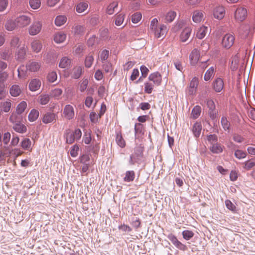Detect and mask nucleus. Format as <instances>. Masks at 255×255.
<instances>
[{"label": "nucleus", "instance_id": "1", "mask_svg": "<svg viewBox=\"0 0 255 255\" xmlns=\"http://www.w3.org/2000/svg\"><path fill=\"white\" fill-rule=\"evenodd\" d=\"M149 29L157 38H164L168 32L167 26L164 24H160L156 18L151 20Z\"/></svg>", "mask_w": 255, "mask_h": 255}, {"label": "nucleus", "instance_id": "2", "mask_svg": "<svg viewBox=\"0 0 255 255\" xmlns=\"http://www.w3.org/2000/svg\"><path fill=\"white\" fill-rule=\"evenodd\" d=\"M235 40V36L234 34L228 33L223 36L221 45L223 48L229 49L234 45Z\"/></svg>", "mask_w": 255, "mask_h": 255}, {"label": "nucleus", "instance_id": "3", "mask_svg": "<svg viewBox=\"0 0 255 255\" xmlns=\"http://www.w3.org/2000/svg\"><path fill=\"white\" fill-rule=\"evenodd\" d=\"M248 10L246 8L240 6L235 11L234 18L237 22H242L247 17Z\"/></svg>", "mask_w": 255, "mask_h": 255}, {"label": "nucleus", "instance_id": "4", "mask_svg": "<svg viewBox=\"0 0 255 255\" xmlns=\"http://www.w3.org/2000/svg\"><path fill=\"white\" fill-rule=\"evenodd\" d=\"M199 80L197 77H193L190 81L186 89V93L188 95H194L196 94L199 85Z\"/></svg>", "mask_w": 255, "mask_h": 255}, {"label": "nucleus", "instance_id": "5", "mask_svg": "<svg viewBox=\"0 0 255 255\" xmlns=\"http://www.w3.org/2000/svg\"><path fill=\"white\" fill-rule=\"evenodd\" d=\"M18 27L23 28L27 26L31 23V18L26 15H21L15 18Z\"/></svg>", "mask_w": 255, "mask_h": 255}, {"label": "nucleus", "instance_id": "6", "mask_svg": "<svg viewBox=\"0 0 255 255\" xmlns=\"http://www.w3.org/2000/svg\"><path fill=\"white\" fill-rule=\"evenodd\" d=\"M63 117L68 120L73 119L75 116V111L74 107L71 105H66L63 111Z\"/></svg>", "mask_w": 255, "mask_h": 255}, {"label": "nucleus", "instance_id": "7", "mask_svg": "<svg viewBox=\"0 0 255 255\" xmlns=\"http://www.w3.org/2000/svg\"><path fill=\"white\" fill-rule=\"evenodd\" d=\"M148 79L154 86H159L162 82V76L159 72H156L150 74Z\"/></svg>", "mask_w": 255, "mask_h": 255}, {"label": "nucleus", "instance_id": "8", "mask_svg": "<svg viewBox=\"0 0 255 255\" xmlns=\"http://www.w3.org/2000/svg\"><path fill=\"white\" fill-rule=\"evenodd\" d=\"M42 28V23L39 21H34L29 27L28 32L31 35H35L39 33Z\"/></svg>", "mask_w": 255, "mask_h": 255}, {"label": "nucleus", "instance_id": "9", "mask_svg": "<svg viewBox=\"0 0 255 255\" xmlns=\"http://www.w3.org/2000/svg\"><path fill=\"white\" fill-rule=\"evenodd\" d=\"M226 13L225 8L223 6H218L213 10L214 17L219 20L222 19Z\"/></svg>", "mask_w": 255, "mask_h": 255}, {"label": "nucleus", "instance_id": "10", "mask_svg": "<svg viewBox=\"0 0 255 255\" xmlns=\"http://www.w3.org/2000/svg\"><path fill=\"white\" fill-rule=\"evenodd\" d=\"M224 87L223 80L221 78L215 79L212 83V87L215 92L217 93L221 92Z\"/></svg>", "mask_w": 255, "mask_h": 255}, {"label": "nucleus", "instance_id": "11", "mask_svg": "<svg viewBox=\"0 0 255 255\" xmlns=\"http://www.w3.org/2000/svg\"><path fill=\"white\" fill-rule=\"evenodd\" d=\"M192 33V28L190 26L185 27L181 31L179 36L180 41L182 42H186Z\"/></svg>", "mask_w": 255, "mask_h": 255}, {"label": "nucleus", "instance_id": "12", "mask_svg": "<svg viewBox=\"0 0 255 255\" xmlns=\"http://www.w3.org/2000/svg\"><path fill=\"white\" fill-rule=\"evenodd\" d=\"M200 57V51L197 49H193L189 55V60L190 64L193 65H196Z\"/></svg>", "mask_w": 255, "mask_h": 255}, {"label": "nucleus", "instance_id": "13", "mask_svg": "<svg viewBox=\"0 0 255 255\" xmlns=\"http://www.w3.org/2000/svg\"><path fill=\"white\" fill-rule=\"evenodd\" d=\"M41 67V63L37 61H29L26 64L27 70L35 72L38 71Z\"/></svg>", "mask_w": 255, "mask_h": 255}, {"label": "nucleus", "instance_id": "14", "mask_svg": "<svg viewBox=\"0 0 255 255\" xmlns=\"http://www.w3.org/2000/svg\"><path fill=\"white\" fill-rule=\"evenodd\" d=\"M204 17V12L202 10H196L192 13V18L195 23H200Z\"/></svg>", "mask_w": 255, "mask_h": 255}, {"label": "nucleus", "instance_id": "15", "mask_svg": "<svg viewBox=\"0 0 255 255\" xmlns=\"http://www.w3.org/2000/svg\"><path fill=\"white\" fill-rule=\"evenodd\" d=\"M66 34L62 31H59L54 35L53 40L56 43H61L66 40Z\"/></svg>", "mask_w": 255, "mask_h": 255}, {"label": "nucleus", "instance_id": "16", "mask_svg": "<svg viewBox=\"0 0 255 255\" xmlns=\"http://www.w3.org/2000/svg\"><path fill=\"white\" fill-rule=\"evenodd\" d=\"M41 81L38 79H33L29 84V89L31 91L34 92L38 90L41 86Z\"/></svg>", "mask_w": 255, "mask_h": 255}, {"label": "nucleus", "instance_id": "17", "mask_svg": "<svg viewBox=\"0 0 255 255\" xmlns=\"http://www.w3.org/2000/svg\"><path fill=\"white\" fill-rule=\"evenodd\" d=\"M5 28L8 31H12L17 27L16 20L11 19H7L4 24Z\"/></svg>", "mask_w": 255, "mask_h": 255}, {"label": "nucleus", "instance_id": "18", "mask_svg": "<svg viewBox=\"0 0 255 255\" xmlns=\"http://www.w3.org/2000/svg\"><path fill=\"white\" fill-rule=\"evenodd\" d=\"M224 146L217 142L211 144L210 147V151L213 153L219 154L223 150Z\"/></svg>", "mask_w": 255, "mask_h": 255}, {"label": "nucleus", "instance_id": "19", "mask_svg": "<svg viewBox=\"0 0 255 255\" xmlns=\"http://www.w3.org/2000/svg\"><path fill=\"white\" fill-rule=\"evenodd\" d=\"M21 93V89L17 85H13L9 88V93L12 97H17Z\"/></svg>", "mask_w": 255, "mask_h": 255}, {"label": "nucleus", "instance_id": "20", "mask_svg": "<svg viewBox=\"0 0 255 255\" xmlns=\"http://www.w3.org/2000/svg\"><path fill=\"white\" fill-rule=\"evenodd\" d=\"M42 46L41 42L38 40H34L31 43L32 50L36 53H38L40 51Z\"/></svg>", "mask_w": 255, "mask_h": 255}, {"label": "nucleus", "instance_id": "21", "mask_svg": "<svg viewBox=\"0 0 255 255\" xmlns=\"http://www.w3.org/2000/svg\"><path fill=\"white\" fill-rule=\"evenodd\" d=\"M250 33V27L248 25H243L240 29V35L242 38H247Z\"/></svg>", "mask_w": 255, "mask_h": 255}, {"label": "nucleus", "instance_id": "22", "mask_svg": "<svg viewBox=\"0 0 255 255\" xmlns=\"http://www.w3.org/2000/svg\"><path fill=\"white\" fill-rule=\"evenodd\" d=\"M243 168L247 171L251 170L255 166V158H251L242 163Z\"/></svg>", "mask_w": 255, "mask_h": 255}, {"label": "nucleus", "instance_id": "23", "mask_svg": "<svg viewBox=\"0 0 255 255\" xmlns=\"http://www.w3.org/2000/svg\"><path fill=\"white\" fill-rule=\"evenodd\" d=\"M67 20V18L65 15H59L55 17L54 23L57 26H61L66 23Z\"/></svg>", "mask_w": 255, "mask_h": 255}, {"label": "nucleus", "instance_id": "24", "mask_svg": "<svg viewBox=\"0 0 255 255\" xmlns=\"http://www.w3.org/2000/svg\"><path fill=\"white\" fill-rule=\"evenodd\" d=\"M118 3L117 1H114L109 4L106 8V13L108 14H113L117 9Z\"/></svg>", "mask_w": 255, "mask_h": 255}, {"label": "nucleus", "instance_id": "25", "mask_svg": "<svg viewBox=\"0 0 255 255\" xmlns=\"http://www.w3.org/2000/svg\"><path fill=\"white\" fill-rule=\"evenodd\" d=\"M207 31V27L202 26L197 30L196 37L200 39H203L206 35Z\"/></svg>", "mask_w": 255, "mask_h": 255}, {"label": "nucleus", "instance_id": "26", "mask_svg": "<svg viewBox=\"0 0 255 255\" xmlns=\"http://www.w3.org/2000/svg\"><path fill=\"white\" fill-rule=\"evenodd\" d=\"M55 115L52 113H47L45 114L43 117L42 122L44 124H49L55 120Z\"/></svg>", "mask_w": 255, "mask_h": 255}, {"label": "nucleus", "instance_id": "27", "mask_svg": "<svg viewBox=\"0 0 255 255\" xmlns=\"http://www.w3.org/2000/svg\"><path fill=\"white\" fill-rule=\"evenodd\" d=\"M71 59L67 57H62L59 64V66L61 68H68L71 64Z\"/></svg>", "mask_w": 255, "mask_h": 255}, {"label": "nucleus", "instance_id": "28", "mask_svg": "<svg viewBox=\"0 0 255 255\" xmlns=\"http://www.w3.org/2000/svg\"><path fill=\"white\" fill-rule=\"evenodd\" d=\"M176 13L172 10H170L164 16V22L166 23L171 22L175 18Z\"/></svg>", "mask_w": 255, "mask_h": 255}, {"label": "nucleus", "instance_id": "29", "mask_svg": "<svg viewBox=\"0 0 255 255\" xmlns=\"http://www.w3.org/2000/svg\"><path fill=\"white\" fill-rule=\"evenodd\" d=\"M11 102L10 100H7L5 102H1L0 104L1 111L7 113L8 112L11 108Z\"/></svg>", "mask_w": 255, "mask_h": 255}, {"label": "nucleus", "instance_id": "30", "mask_svg": "<svg viewBox=\"0 0 255 255\" xmlns=\"http://www.w3.org/2000/svg\"><path fill=\"white\" fill-rule=\"evenodd\" d=\"M50 100V96L48 94H42L38 96L37 101L42 105H46Z\"/></svg>", "mask_w": 255, "mask_h": 255}, {"label": "nucleus", "instance_id": "31", "mask_svg": "<svg viewBox=\"0 0 255 255\" xmlns=\"http://www.w3.org/2000/svg\"><path fill=\"white\" fill-rule=\"evenodd\" d=\"M25 48L24 47H21L18 49L15 55V57L17 60L21 61L25 58Z\"/></svg>", "mask_w": 255, "mask_h": 255}, {"label": "nucleus", "instance_id": "32", "mask_svg": "<svg viewBox=\"0 0 255 255\" xmlns=\"http://www.w3.org/2000/svg\"><path fill=\"white\" fill-rule=\"evenodd\" d=\"M202 130V125L200 123L196 122L194 124L192 131L194 135L198 137L200 136Z\"/></svg>", "mask_w": 255, "mask_h": 255}, {"label": "nucleus", "instance_id": "33", "mask_svg": "<svg viewBox=\"0 0 255 255\" xmlns=\"http://www.w3.org/2000/svg\"><path fill=\"white\" fill-rule=\"evenodd\" d=\"M88 7V3L87 2L82 1L77 4L76 6V11L78 13H82L86 10Z\"/></svg>", "mask_w": 255, "mask_h": 255}, {"label": "nucleus", "instance_id": "34", "mask_svg": "<svg viewBox=\"0 0 255 255\" xmlns=\"http://www.w3.org/2000/svg\"><path fill=\"white\" fill-rule=\"evenodd\" d=\"M13 129L19 133H24L26 131V127L23 124L20 123L15 124L13 126Z\"/></svg>", "mask_w": 255, "mask_h": 255}, {"label": "nucleus", "instance_id": "35", "mask_svg": "<svg viewBox=\"0 0 255 255\" xmlns=\"http://www.w3.org/2000/svg\"><path fill=\"white\" fill-rule=\"evenodd\" d=\"M83 68L81 66H76L72 70V77L75 79L79 78L82 74Z\"/></svg>", "mask_w": 255, "mask_h": 255}, {"label": "nucleus", "instance_id": "36", "mask_svg": "<svg viewBox=\"0 0 255 255\" xmlns=\"http://www.w3.org/2000/svg\"><path fill=\"white\" fill-rule=\"evenodd\" d=\"M99 22V18L98 15L91 16L88 21V24L89 26L93 27L97 25Z\"/></svg>", "mask_w": 255, "mask_h": 255}, {"label": "nucleus", "instance_id": "37", "mask_svg": "<svg viewBox=\"0 0 255 255\" xmlns=\"http://www.w3.org/2000/svg\"><path fill=\"white\" fill-rule=\"evenodd\" d=\"M125 15L124 14L120 13L116 14L115 16V23L117 26H121L123 24L125 20Z\"/></svg>", "mask_w": 255, "mask_h": 255}, {"label": "nucleus", "instance_id": "38", "mask_svg": "<svg viewBox=\"0 0 255 255\" xmlns=\"http://www.w3.org/2000/svg\"><path fill=\"white\" fill-rule=\"evenodd\" d=\"M142 153V150L141 148L137 147L135 149V152L134 154H132L130 157L129 163L131 165H133L135 163V155L141 156Z\"/></svg>", "mask_w": 255, "mask_h": 255}, {"label": "nucleus", "instance_id": "39", "mask_svg": "<svg viewBox=\"0 0 255 255\" xmlns=\"http://www.w3.org/2000/svg\"><path fill=\"white\" fill-rule=\"evenodd\" d=\"M214 74V68L213 67H211L209 68L207 71L206 72L204 76V79L206 81H209Z\"/></svg>", "mask_w": 255, "mask_h": 255}, {"label": "nucleus", "instance_id": "40", "mask_svg": "<svg viewBox=\"0 0 255 255\" xmlns=\"http://www.w3.org/2000/svg\"><path fill=\"white\" fill-rule=\"evenodd\" d=\"M39 112L35 110V109H32L29 115H28V120L30 122H34L35 121L38 117L39 116Z\"/></svg>", "mask_w": 255, "mask_h": 255}, {"label": "nucleus", "instance_id": "41", "mask_svg": "<svg viewBox=\"0 0 255 255\" xmlns=\"http://www.w3.org/2000/svg\"><path fill=\"white\" fill-rule=\"evenodd\" d=\"M135 178V173L133 171H128L126 173L125 177L124 179L125 181H132Z\"/></svg>", "mask_w": 255, "mask_h": 255}, {"label": "nucleus", "instance_id": "42", "mask_svg": "<svg viewBox=\"0 0 255 255\" xmlns=\"http://www.w3.org/2000/svg\"><path fill=\"white\" fill-rule=\"evenodd\" d=\"M94 61L93 54L90 53L85 58V65L87 68H90L93 64Z\"/></svg>", "mask_w": 255, "mask_h": 255}, {"label": "nucleus", "instance_id": "43", "mask_svg": "<svg viewBox=\"0 0 255 255\" xmlns=\"http://www.w3.org/2000/svg\"><path fill=\"white\" fill-rule=\"evenodd\" d=\"M31 140L29 138H25L24 139L21 143V147L25 150H30L31 149Z\"/></svg>", "mask_w": 255, "mask_h": 255}, {"label": "nucleus", "instance_id": "44", "mask_svg": "<svg viewBox=\"0 0 255 255\" xmlns=\"http://www.w3.org/2000/svg\"><path fill=\"white\" fill-rule=\"evenodd\" d=\"M116 141L117 143L122 148L126 146V142L121 133H118L116 136Z\"/></svg>", "mask_w": 255, "mask_h": 255}, {"label": "nucleus", "instance_id": "45", "mask_svg": "<svg viewBox=\"0 0 255 255\" xmlns=\"http://www.w3.org/2000/svg\"><path fill=\"white\" fill-rule=\"evenodd\" d=\"M201 111V107L199 106H196L193 109L191 113L192 117L196 119L199 117Z\"/></svg>", "mask_w": 255, "mask_h": 255}, {"label": "nucleus", "instance_id": "46", "mask_svg": "<svg viewBox=\"0 0 255 255\" xmlns=\"http://www.w3.org/2000/svg\"><path fill=\"white\" fill-rule=\"evenodd\" d=\"M144 92L147 94H151L153 90L154 85L149 81L144 84Z\"/></svg>", "mask_w": 255, "mask_h": 255}, {"label": "nucleus", "instance_id": "47", "mask_svg": "<svg viewBox=\"0 0 255 255\" xmlns=\"http://www.w3.org/2000/svg\"><path fill=\"white\" fill-rule=\"evenodd\" d=\"M27 107V104L25 101H22L20 102L16 107V112L18 114H21L22 113Z\"/></svg>", "mask_w": 255, "mask_h": 255}, {"label": "nucleus", "instance_id": "48", "mask_svg": "<svg viewBox=\"0 0 255 255\" xmlns=\"http://www.w3.org/2000/svg\"><path fill=\"white\" fill-rule=\"evenodd\" d=\"M73 31L75 34H81L85 32V28L84 26L77 25L72 27Z\"/></svg>", "mask_w": 255, "mask_h": 255}, {"label": "nucleus", "instance_id": "49", "mask_svg": "<svg viewBox=\"0 0 255 255\" xmlns=\"http://www.w3.org/2000/svg\"><path fill=\"white\" fill-rule=\"evenodd\" d=\"M62 90L60 88H56L53 90L51 92V95L56 99H59L62 94Z\"/></svg>", "mask_w": 255, "mask_h": 255}, {"label": "nucleus", "instance_id": "50", "mask_svg": "<svg viewBox=\"0 0 255 255\" xmlns=\"http://www.w3.org/2000/svg\"><path fill=\"white\" fill-rule=\"evenodd\" d=\"M29 5L33 9H37L41 6V0H29Z\"/></svg>", "mask_w": 255, "mask_h": 255}, {"label": "nucleus", "instance_id": "51", "mask_svg": "<svg viewBox=\"0 0 255 255\" xmlns=\"http://www.w3.org/2000/svg\"><path fill=\"white\" fill-rule=\"evenodd\" d=\"M89 83L88 79H83L79 83V89L81 92H84L87 88Z\"/></svg>", "mask_w": 255, "mask_h": 255}, {"label": "nucleus", "instance_id": "52", "mask_svg": "<svg viewBox=\"0 0 255 255\" xmlns=\"http://www.w3.org/2000/svg\"><path fill=\"white\" fill-rule=\"evenodd\" d=\"M142 17V15L140 12H136L131 16V21L133 23H137L140 21Z\"/></svg>", "mask_w": 255, "mask_h": 255}, {"label": "nucleus", "instance_id": "53", "mask_svg": "<svg viewBox=\"0 0 255 255\" xmlns=\"http://www.w3.org/2000/svg\"><path fill=\"white\" fill-rule=\"evenodd\" d=\"M194 233L189 230H185L182 232L183 238L186 240H189L194 236Z\"/></svg>", "mask_w": 255, "mask_h": 255}, {"label": "nucleus", "instance_id": "54", "mask_svg": "<svg viewBox=\"0 0 255 255\" xmlns=\"http://www.w3.org/2000/svg\"><path fill=\"white\" fill-rule=\"evenodd\" d=\"M57 75L55 72L52 71L48 74L47 79L51 83H53L57 80Z\"/></svg>", "mask_w": 255, "mask_h": 255}, {"label": "nucleus", "instance_id": "55", "mask_svg": "<svg viewBox=\"0 0 255 255\" xmlns=\"http://www.w3.org/2000/svg\"><path fill=\"white\" fill-rule=\"evenodd\" d=\"M7 94L6 87L3 83H0V100L4 98Z\"/></svg>", "mask_w": 255, "mask_h": 255}, {"label": "nucleus", "instance_id": "56", "mask_svg": "<svg viewBox=\"0 0 255 255\" xmlns=\"http://www.w3.org/2000/svg\"><path fill=\"white\" fill-rule=\"evenodd\" d=\"M223 128L225 130H229L230 127V124L226 117H222L221 121Z\"/></svg>", "mask_w": 255, "mask_h": 255}, {"label": "nucleus", "instance_id": "57", "mask_svg": "<svg viewBox=\"0 0 255 255\" xmlns=\"http://www.w3.org/2000/svg\"><path fill=\"white\" fill-rule=\"evenodd\" d=\"M235 156L236 158L241 159L245 158L247 156V153L242 150L238 149L235 152Z\"/></svg>", "mask_w": 255, "mask_h": 255}, {"label": "nucleus", "instance_id": "58", "mask_svg": "<svg viewBox=\"0 0 255 255\" xmlns=\"http://www.w3.org/2000/svg\"><path fill=\"white\" fill-rule=\"evenodd\" d=\"M134 130L135 133H141L143 130V126L140 123H136L134 125Z\"/></svg>", "mask_w": 255, "mask_h": 255}, {"label": "nucleus", "instance_id": "59", "mask_svg": "<svg viewBox=\"0 0 255 255\" xmlns=\"http://www.w3.org/2000/svg\"><path fill=\"white\" fill-rule=\"evenodd\" d=\"M225 205L226 207L232 211H235L236 207L234 204L229 200L225 201Z\"/></svg>", "mask_w": 255, "mask_h": 255}, {"label": "nucleus", "instance_id": "60", "mask_svg": "<svg viewBox=\"0 0 255 255\" xmlns=\"http://www.w3.org/2000/svg\"><path fill=\"white\" fill-rule=\"evenodd\" d=\"M8 4V0H0V12L6 9Z\"/></svg>", "mask_w": 255, "mask_h": 255}, {"label": "nucleus", "instance_id": "61", "mask_svg": "<svg viewBox=\"0 0 255 255\" xmlns=\"http://www.w3.org/2000/svg\"><path fill=\"white\" fill-rule=\"evenodd\" d=\"M89 116L91 122L93 123H97L98 121V119L100 118L99 115L98 116L97 114L94 112H91Z\"/></svg>", "mask_w": 255, "mask_h": 255}, {"label": "nucleus", "instance_id": "62", "mask_svg": "<svg viewBox=\"0 0 255 255\" xmlns=\"http://www.w3.org/2000/svg\"><path fill=\"white\" fill-rule=\"evenodd\" d=\"M75 138L72 132H68L66 134V141L67 143L71 144L75 140Z\"/></svg>", "mask_w": 255, "mask_h": 255}, {"label": "nucleus", "instance_id": "63", "mask_svg": "<svg viewBox=\"0 0 255 255\" xmlns=\"http://www.w3.org/2000/svg\"><path fill=\"white\" fill-rule=\"evenodd\" d=\"M201 1V0H185L186 3L190 6L195 7L198 5Z\"/></svg>", "mask_w": 255, "mask_h": 255}, {"label": "nucleus", "instance_id": "64", "mask_svg": "<svg viewBox=\"0 0 255 255\" xmlns=\"http://www.w3.org/2000/svg\"><path fill=\"white\" fill-rule=\"evenodd\" d=\"M79 150V147L76 145H74L72 146L70 150V154L72 157H76L78 155V152Z\"/></svg>", "mask_w": 255, "mask_h": 255}]
</instances>
